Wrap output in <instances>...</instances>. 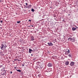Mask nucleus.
Segmentation results:
<instances>
[{
    "instance_id": "obj_1",
    "label": "nucleus",
    "mask_w": 78,
    "mask_h": 78,
    "mask_svg": "<svg viewBox=\"0 0 78 78\" xmlns=\"http://www.w3.org/2000/svg\"><path fill=\"white\" fill-rule=\"evenodd\" d=\"M7 46L6 45L4 44H1V50H4L5 48H6Z\"/></svg>"
},
{
    "instance_id": "obj_2",
    "label": "nucleus",
    "mask_w": 78,
    "mask_h": 78,
    "mask_svg": "<svg viewBox=\"0 0 78 78\" xmlns=\"http://www.w3.org/2000/svg\"><path fill=\"white\" fill-rule=\"evenodd\" d=\"M68 40L70 41H73L75 42V38L73 37V38L69 37L68 38Z\"/></svg>"
},
{
    "instance_id": "obj_3",
    "label": "nucleus",
    "mask_w": 78,
    "mask_h": 78,
    "mask_svg": "<svg viewBox=\"0 0 78 78\" xmlns=\"http://www.w3.org/2000/svg\"><path fill=\"white\" fill-rule=\"evenodd\" d=\"M1 75H3L4 76H6V70H4L3 71H2L1 73Z\"/></svg>"
},
{
    "instance_id": "obj_4",
    "label": "nucleus",
    "mask_w": 78,
    "mask_h": 78,
    "mask_svg": "<svg viewBox=\"0 0 78 78\" xmlns=\"http://www.w3.org/2000/svg\"><path fill=\"white\" fill-rule=\"evenodd\" d=\"M70 53V50L69 49H68V51H66L65 52V55H69V53Z\"/></svg>"
},
{
    "instance_id": "obj_5",
    "label": "nucleus",
    "mask_w": 78,
    "mask_h": 78,
    "mask_svg": "<svg viewBox=\"0 0 78 78\" xmlns=\"http://www.w3.org/2000/svg\"><path fill=\"white\" fill-rule=\"evenodd\" d=\"M44 65H43V64L41 65H38V68H39V69H42Z\"/></svg>"
},
{
    "instance_id": "obj_6",
    "label": "nucleus",
    "mask_w": 78,
    "mask_h": 78,
    "mask_svg": "<svg viewBox=\"0 0 78 78\" xmlns=\"http://www.w3.org/2000/svg\"><path fill=\"white\" fill-rule=\"evenodd\" d=\"M48 66L49 67H52L53 66V64L49 63L48 64Z\"/></svg>"
},
{
    "instance_id": "obj_7",
    "label": "nucleus",
    "mask_w": 78,
    "mask_h": 78,
    "mask_svg": "<svg viewBox=\"0 0 78 78\" xmlns=\"http://www.w3.org/2000/svg\"><path fill=\"white\" fill-rule=\"evenodd\" d=\"M48 45L49 46H53V44L51 42L48 43Z\"/></svg>"
},
{
    "instance_id": "obj_8",
    "label": "nucleus",
    "mask_w": 78,
    "mask_h": 78,
    "mask_svg": "<svg viewBox=\"0 0 78 78\" xmlns=\"http://www.w3.org/2000/svg\"><path fill=\"white\" fill-rule=\"evenodd\" d=\"M26 8H31V5H29L27 6L26 7Z\"/></svg>"
},
{
    "instance_id": "obj_9",
    "label": "nucleus",
    "mask_w": 78,
    "mask_h": 78,
    "mask_svg": "<svg viewBox=\"0 0 78 78\" xmlns=\"http://www.w3.org/2000/svg\"><path fill=\"white\" fill-rule=\"evenodd\" d=\"M74 64H74V62H71L70 63V65L71 66H73Z\"/></svg>"
},
{
    "instance_id": "obj_10",
    "label": "nucleus",
    "mask_w": 78,
    "mask_h": 78,
    "mask_svg": "<svg viewBox=\"0 0 78 78\" xmlns=\"http://www.w3.org/2000/svg\"><path fill=\"white\" fill-rule=\"evenodd\" d=\"M31 51H33L32 50V49H31L29 48V53H31Z\"/></svg>"
},
{
    "instance_id": "obj_11",
    "label": "nucleus",
    "mask_w": 78,
    "mask_h": 78,
    "mask_svg": "<svg viewBox=\"0 0 78 78\" xmlns=\"http://www.w3.org/2000/svg\"><path fill=\"white\" fill-rule=\"evenodd\" d=\"M75 27H76V28H75L74 27H73L72 28V30L73 31H75V30H76V28H77V27L76 26H75Z\"/></svg>"
},
{
    "instance_id": "obj_12",
    "label": "nucleus",
    "mask_w": 78,
    "mask_h": 78,
    "mask_svg": "<svg viewBox=\"0 0 78 78\" xmlns=\"http://www.w3.org/2000/svg\"><path fill=\"white\" fill-rule=\"evenodd\" d=\"M65 65H66V66H68V65H69V61H67L66 62H65Z\"/></svg>"
},
{
    "instance_id": "obj_13",
    "label": "nucleus",
    "mask_w": 78,
    "mask_h": 78,
    "mask_svg": "<svg viewBox=\"0 0 78 78\" xmlns=\"http://www.w3.org/2000/svg\"><path fill=\"white\" fill-rule=\"evenodd\" d=\"M31 41H34V37L32 36L31 38Z\"/></svg>"
},
{
    "instance_id": "obj_14",
    "label": "nucleus",
    "mask_w": 78,
    "mask_h": 78,
    "mask_svg": "<svg viewBox=\"0 0 78 78\" xmlns=\"http://www.w3.org/2000/svg\"><path fill=\"white\" fill-rule=\"evenodd\" d=\"M72 55L71 53L69 54V55H68V56H69V58L72 57Z\"/></svg>"
},
{
    "instance_id": "obj_15",
    "label": "nucleus",
    "mask_w": 78,
    "mask_h": 78,
    "mask_svg": "<svg viewBox=\"0 0 78 78\" xmlns=\"http://www.w3.org/2000/svg\"><path fill=\"white\" fill-rule=\"evenodd\" d=\"M41 64V62H38L36 63V64L37 65H38V66L39 65V64Z\"/></svg>"
},
{
    "instance_id": "obj_16",
    "label": "nucleus",
    "mask_w": 78,
    "mask_h": 78,
    "mask_svg": "<svg viewBox=\"0 0 78 78\" xmlns=\"http://www.w3.org/2000/svg\"><path fill=\"white\" fill-rule=\"evenodd\" d=\"M35 11V10L34 9H31V11H32V12H34Z\"/></svg>"
},
{
    "instance_id": "obj_17",
    "label": "nucleus",
    "mask_w": 78,
    "mask_h": 78,
    "mask_svg": "<svg viewBox=\"0 0 78 78\" xmlns=\"http://www.w3.org/2000/svg\"><path fill=\"white\" fill-rule=\"evenodd\" d=\"M17 71L18 72H21V70L20 69H16Z\"/></svg>"
},
{
    "instance_id": "obj_18",
    "label": "nucleus",
    "mask_w": 78,
    "mask_h": 78,
    "mask_svg": "<svg viewBox=\"0 0 78 78\" xmlns=\"http://www.w3.org/2000/svg\"><path fill=\"white\" fill-rule=\"evenodd\" d=\"M17 23H20V21H17Z\"/></svg>"
},
{
    "instance_id": "obj_19",
    "label": "nucleus",
    "mask_w": 78,
    "mask_h": 78,
    "mask_svg": "<svg viewBox=\"0 0 78 78\" xmlns=\"http://www.w3.org/2000/svg\"><path fill=\"white\" fill-rule=\"evenodd\" d=\"M4 52H5V53L6 52V50L5 49V50H4Z\"/></svg>"
},
{
    "instance_id": "obj_20",
    "label": "nucleus",
    "mask_w": 78,
    "mask_h": 78,
    "mask_svg": "<svg viewBox=\"0 0 78 78\" xmlns=\"http://www.w3.org/2000/svg\"><path fill=\"white\" fill-rule=\"evenodd\" d=\"M0 53H1V54H2L3 53V52H2V51H0Z\"/></svg>"
},
{
    "instance_id": "obj_21",
    "label": "nucleus",
    "mask_w": 78,
    "mask_h": 78,
    "mask_svg": "<svg viewBox=\"0 0 78 78\" xmlns=\"http://www.w3.org/2000/svg\"><path fill=\"white\" fill-rule=\"evenodd\" d=\"M14 60L15 61H17V60H18V59H14Z\"/></svg>"
},
{
    "instance_id": "obj_22",
    "label": "nucleus",
    "mask_w": 78,
    "mask_h": 78,
    "mask_svg": "<svg viewBox=\"0 0 78 78\" xmlns=\"http://www.w3.org/2000/svg\"><path fill=\"white\" fill-rule=\"evenodd\" d=\"M50 8H51V9H53V8L52 7H50Z\"/></svg>"
},
{
    "instance_id": "obj_23",
    "label": "nucleus",
    "mask_w": 78,
    "mask_h": 78,
    "mask_svg": "<svg viewBox=\"0 0 78 78\" xmlns=\"http://www.w3.org/2000/svg\"><path fill=\"white\" fill-rule=\"evenodd\" d=\"M26 6H27V5H28V3H26Z\"/></svg>"
},
{
    "instance_id": "obj_24",
    "label": "nucleus",
    "mask_w": 78,
    "mask_h": 78,
    "mask_svg": "<svg viewBox=\"0 0 78 78\" xmlns=\"http://www.w3.org/2000/svg\"><path fill=\"white\" fill-rule=\"evenodd\" d=\"M0 22L1 23H3V21L2 20H1V21H0Z\"/></svg>"
},
{
    "instance_id": "obj_25",
    "label": "nucleus",
    "mask_w": 78,
    "mask_h": 78,
    "mask_svg": "<svg viewBox=\"0 0 78 78\" xmlns=\"http://www.w3.org/2000/svg\"><path fill=\"white\" fill-rule=\"evenodd\" d=\"M18 61H21V60H18Z\"/></svg>"
},
{
    "instance_id": "obj_26",
    "label": "nucleus",
    "mask_w": 78,
    "mask_h": 78,
    "mask_svg": "<svg viewBox=\"0 0 78 78\" xmlns=\"http://www.w3.org/2000/svg\"><path fill=\"white\" fill-rule=\"evenodd\" d=\"M22 66L23 67V66H25L24 65V64H22Z\"/></svg>"
},
{
    "instance_id": "obj_27",
    "label": "nucleus",
    "mask_w": 78,
    "mask_h": 78,
    "mask_svg": "<svg viewBox=\"0 0 78 78\" xmlns=\"http://www.w3.org/2000/svg\"><path fill=\"white\" fill-rule=\"evenodd\" d=\"M29 22H31V20H29Z\"/></svg>"
},
{
    "instance_id": "obj_28",
    "label": "nucleus",
    "mask_w": 78,
    "mask_h": 78,
    "mask_svg": "<svg viewBox=\"0 0 78 78\" xmlns=\"http://www.w3.org/2000/svg\"><path fill=\"white\" fill-rule=\"evenodd\" d=\"M10 72H11L10 73H12V71H11Z\"/></svg>"
},
{
    "instance_id": "obj_29",
    "label": "nucleus",
    "mask_w": 78,
    "mask_h": 78,
    "mask_svg": "<svg viewBox=\"0 0 78 78\" xmlns=\"http://www.w3.org/2000/svg\"><path fill=\"white\" fill-rule=\"evenodd\" d=\"M54 17H56V15H54Z\"/></svg>"
},
{
    "instance_id": "obj_30",
    "label": "nucleus",
    "mask_w": 78,
    "mask_h": 78,
    "mask_svg": "<svg viewBox=\"0 0 78 78\" xmlns=\"http://www.w3.org/2000/svg\"><path fill=\"white\" fill-rule=\"evenodd\" d=\"M55 39V42H57V41H56V39Z\"/></svg>"
},
{
    "instance_id": "obj_31",
    "label": "nucleus",
    "mask_w": 78,
    "mask_h": 78,
    "mask_svg": "<svg viewBox=\"0 0 78 78\" xmlns=\"http://www.w3.org/2000/svg\"><path fill=\"white\" fill-rule=\"evenodd\" d=\"M32 27H33V25H31Z\"/></svg>"
},
{
    "instance_id": "obj_32",
    "label": "nucleus",
    "mask_w": 78,
    "mask_h": 78,
    "mask_svg": "<svg viewBox=\"0 0 78 78\" xmlns=\"http://www.w3.org/2000/svg\"><path fill=\"white\" fill-rule=\"evenodd\" d=\"M15 69H16V67H15Z\"/></svg>"
},
{
    "instance_id": "obj_33",
    "label": "nucleus",
    "mask_w": 78,
    "mask_h": 78,
    "mask_svg": "<svg viewBox=\"0 0 78 78\" xmlns=\"http://www.w3.org/2000/svg\"><path fill=\"white\" fill-rule=\"evenodd\" d=\"M64 19L63 20V21H64Z\"/></svg>"
},
{
    "instance_id": "obj_34",
    "label": "nucleus",
    "mask_w": 78,
    "mask_h": 78,
    "mask_svg": "<svg viewBox=\"0 0 78 78\" xmlns=\"http://www.w3.org/2000/svg\"><path fill=\"white\" fill-rule=\"evenodd\" d=\"M31 56H33V54H31Z\"/></svg>"
},
{
    "instance_id": "obj_35",
    "label": "nucleus",
    "mask_w": 78,
    "mask_h": 78,
    "mask_svg": "<svg viewBox=\"0 0 78 78\" xmlns=\"http://www.w3.org/2000/svg\"><path fill=\"white\" fill-rule=\"evenodd\" d=\"M0 2H2V1H1L0 0Z\"/></svg>"
},
{
    "instance_id": "obj_36",
    "label": "nucleus",
    "mask_w": 78,
    "mask_h": 78,
    "mask_svg": "<svg viewBox=\"0 0 78 78\" xmlns=\"http://www.w3.org/2000/svg\"><path fill=\"white\" fill-rule=\"evenodd\" d=\"M29 11H30V10H29Z\"/></svg>"
},
{
    "instance_id": "obj_37",
    "label": "nucleus",
    "mask_w": 78,
    "mask_h": 78,
    "mask_svg": "<svg viewBox=\"0 0 78 78\" xmlns=\"http://www.w3.org/2000/svg\"><path fill=\"white\" fill-rule=\"evenodd\" d=\"M1 25V24H0V26Z\"/></svg>"
},
{
    "instance_id": "obj_38",
    "label": "nucleus",
    "mask_w": 78,
    "mask_h": 78,
    "mask_svg": "<svg viewBox=\"0 0 78 78\" xmlns=\"http://www.w3.org/2000/svg\"><path fill=\"white\" fill-rule=\"evenodd\" d=\"M62 19H64V18H62Z\"/></svg>"
},
{
    "instance_id": "obj_39",
    "label": "nucleus",
    "mask_w": 78,
    "mask_h": 78,
    "mask_svg": "<svg viewBox=\"0 0 78 78\" xmlns=\"http://www.w3.org/2000/svg\"><path fill=\"white\" fill-rule=\"evenodd\" d=\"M34 59H35V58H34Z\"/></svg>"
},
{
    "instance_id": "obj_40",
    "label": "nucleus",
    "mask_w": 78,
    "mask_h": 78,
    "mask_svg": "<svg viewBox=\"0 0 78 78\" xmlns=\"http://www.w3.org/2000/svg\"><path fill=\"white\" fill-rule=\"evenodd\" d=\"M24 6H25V5H24Z\"/></svg>"
},
{
    "instance_id": "obj_41",
    "label": "nucleus",
    "mask_w": 78,
    "mask_h": 78,
    "mask_svg": "<svg viewBox=\"0 0 78 78\" xmlns=\"http://www.w3.org/2000/svg\"><path fill=\"white\" fill-rule=\"evenodd\" d=\"M39 75H38V76H39Z\"/></svg>"
}]
</instances>
